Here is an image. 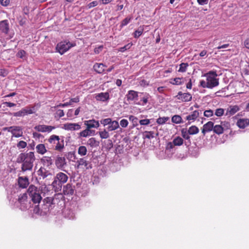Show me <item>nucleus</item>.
I'll return each instance as SVG.
<instances>
[{
	"instance_id": "nucleus-1",
	"label": "nucleus",
	"mask_w": 249,
	"mask_h": 249,
	"mask_svg": "<svg viewBox=\"0 0 249 249\" xmlns=\"http://www.w3.org/2000/svg\"><path fill=\"white\" fill-rule=\"evenodd\" d=\"M36 158L33 152L29 153H22L20 154L17 158V162L22 163L21 171L22 172L31 171L33 169L34 162Z\"/></svg>"
},
{
	"instance_id": "nucleus-2",
	"label": "nucleus",
	"mask_w": 249,
	"mask_h": 249,
	"mask_svg": "<svg viewBox=\"0 0 249 249\" xmlns=\"http://www.w3.org/2000/svg\"><path fill=\"white\" fill-rule=\"evenodd\" d=\"M64 137H59L55 135H51L48 139L49 144H47L49 149H53L61 152L64 148Z\"/></svg>"
},
{
	"instance_id": "nucleus-3",
	"label": "nucleus",
	"mask_w": 249,
	"mask_h": 249,
	"mask_svg": "<svg viewBox=\"0 0 249 249\" xmlns=\"http://www.w3.org/2000/svg\"><path fill=\"white\" fill-rule=\"evenodd\" d=\"M68 179V176L64 173H58L54 178L52 183L53 189L55 192L60 191L63 184L66 183Z\"/></svg>"
},
{
	"instance_id": "nucleus-4",
	"label": "nucleus",
	"mask_w": 249,
	"mask_h": 249,
	"mask_svg": "<svg viewBox=\"0 0 249 249\" xmlns=\"http://www.w3.org/2000/svg\"><path fill=\"white\" fill-rule=\"evenodd\" d=\"M27 194L31 201L34 204H39L41 199L40 191L39 189L34 185H30L27 190Z\"/></svg>"
},
{
	"instance_id": "nucleus-5",
	"label": "nucleus",
	"mask_w": 249,
	"mask_h": 249,
	"mask_svg": "<svg viewBox=\"0 0 249 249\" xmlns=\"http://www.w3.org/2000/svg\"><path fill=\"white\" fill-rule=\"evenodd\" d=\"M9 24L7 20L0 21V40H9L13 37V34L9 33Z\"/></svg>"
},
{
	"instance_id": "nucleus-6",
	"label": "nucleus",
	"mask_w": 249,
	"mask_h": 249,
	"mask_svg": "<svg viewBox=\"0 0 249 249\" xmlns=\"http://www.w3.org/2000/svg\"><path fill=\"white\" fill-rule=\"evenodd\" d=\"M204 76L206 77L210 89H213L219 85V79L216 78L217 74L216 71H210Z\"/></svg>"
},
{
	"instance_id": "nucleus-7",
	"label": "nucleus",
	"mask_w": 249,
	"mask_h": 249,
	"mask_svg": "<svg viewBox=\"0 0 249 249\" xmlns=\"http://www.w3.org/2000/svg\"><path fill=\"white\" fill-rule=\"evenodd\" d=\"M18 201L19 204L20 209L22 211L28 209L31 207V203L27 199V194L26 193L20 195L18 196Z\"/></svg>"
},
{
	"instance_id": "nucleus-8",
	"label": "nucleus",
	"mask_w": 249,
	"mask_h": 249,
	"mask_svg": "<svg viewBox=\"0 0 249 249\" xmlns=\"http://www.w3.org/2000/svg\"><path fill=\"white\" fill-rule=\"evenodd\" d=\"M75 46V43H71L70 42H61L57 44L55 49L57 52L62 55L71 48Z\"/></svg>"
},
{
	"instance_id": "nucleus-9",
	"label": "nucleus",
	"mask_w": 249,
	"mask_h": 249,
	"mask_svg": "<svg viewBox=\"0 0 249 249\" xmlns=\"http://www.w3.org/2000/svg\"><path fill=\"white\" fill-rule=\"evenodd\" d=\"M35 107H26L22 108L19 111L14 112L13 113V115L15 117H22L26 115L32 114L35 113Z\"/></svg>"
},
{
	"instance_id": "nucleus-10",
	"label": "nucleus",
	"mask_w": 249,
	"mask_h": 249,
	"mask_svg": "<svg viewBox=\"0 0 249 249\" xmlns=\"http://www.w3.org/2000/svg\"><path fill=\"white\" fill-rule=\"evenodd\" d=\"M38 174L45 178L47 177H52L53 175V171L50 167L42 166L38 171Z\"/></svg>"
},
{
	"instance_id": "nucleus-11",
	"label": "nucleus",
	"mask_w": 249,
	"mask_h": 249,
	"mask_svg": "<svg viewBox=\"0 0 249 249\" xmlns=\"http://www.w3.org/2000/svg\"><path fill=\"white\" fill-rule=\"evenodd\" d=\"M6 129L11 132L13 136L16 138H18L22 135V129L20 126H12L6 128Z\"/></svg>"
},
{
	"instance_id": "nucleus-12",
	"label": "nucleus",
	"mask_w": 249,
	"mask_h": 249,
	"mask_svg": "<svg viewBox=\"0 0 249 249\" xmlns=\"http://www.w3.org/2000/svg\"><path fill=\"white\" fill-rule=\"evenodd\" d=\"M55 127L51 125H47L44 124H39L36 125L34 129L38 131L41 132H51L53 129H55Z\"/></svg>"
},
{
	"instance_id": "nucleus-13",
	"label": "nucleus",
	"mask_w": 249,
	"mask_h": 249,
	"mask_svg": "<svg viewBox=\"0 0 249 249\" xmlns=\"http://www.w3.org/2000/svg\"><path fill=\"white\" fill-rule=\"evenodd\" d=\"M240 110V107L238 105H230L226 109L225 116L230 117L234 115Z\"/></svg>"
},
{
	"instance_id": "nucleus-14",
	"label": "nucleus",
	"mask_w": 249,
	"mask_h": 249,
	"mask_svg": "<svg viewBox=\"0 0 249 249\" xmlns=\"http://www.w3.org/2000/svg\"><path fill=\"white\" fill-rule=\"evenodd\" d=\"M175 97L182 102H189L192 99V96L190 93H183L181 91H179Z\"/></svg>"
},
{
	"instance_id": "nucleus-15",
	"label": "nucleus",
	"mask_w": 249,
	"mask_h": 249,
	"mask_svg": "<svg viewBox=\"0 0 249 249\" xmlns=\"http://www.w3.org/2000/svg\"><path fill=\"white\" fill-rule=\"evenodd\" d=\"M139 94L140 101L138 104L143 106H145L148 102L149 100L151 98V96L149 93L146 92H140Z\"/></svg>"
},
{
	"instance_id": "nucleus-16",
	"label": "nucleus",
	"mask_w": 249,
	"mask_h": 249,
	"mask_svg": "<svg viewBox=\"0 0 249 249\" xmlns=\"http://www.w3.org/2000/svg\"><path fill=\"white\" fill-rule=\"evenodd\" d=\"M63 193L65 195L71 196L74 194L75 192V186L72 184L68 183L64 186L63 188Z\"/></svg>"
},
{
	"instance_id": "nucleus-17",
	"label": "nucleus",
	"mask_w": 249,
	"mask_h": 249,
	"mask_svg": "<svg viewBox=\"0 0 249 249\" xmlns=\"http://www.w3.org/2000/svg\"><path fill=\"white\" fill-rule=\"evenodd\" d=\"M77 168H79L81 166H84L86 169H89L92 168L90 162L86 160L84 158H80L77 160Z\"/></svg>"
},
{
	"instance_id": "nucleus-18",
	"label": "nucleus",
	"mask_w": 249,
	"mask_h": 249,
	"mask_svg": "<svg viewBox=\"0 0 249 249\" xmlns=\"http://www.w3.org/2000/svg\"><path fill=\"white\" fill-rule=\"evenodd\" d=\"M63 128L66 130H78L81 128V126L78 123H66L64 124Z\"/></svg>"
},
{
	"instance_id": "nucleus-19",
	"label": "nucleus",
	"mask_w": 249,
	"mask_h": 249,
	"mask_svg": "<svg viewBox=\"0 0 249 249\" xmlns=\"http://www.w3.org/2000/svg\"><path fill=\"white\" fill-rule=\"evenodd\" d=\"M18 184L21 188H26L29 185V178L27 177H19L18 178Z\"/></svg>"
},
{
	"instance_id": "nucleus-20",
	"label": "nucleus",
	"mask_w": 249,
	"mask_h": 249,
	"mask_svg": "<svg viewBox=\"0 0 249 249\" xmlns=\"http://www.w3.org/2000/svg\"><path fill=\"white\" fill-rule=\"evenodd\" d=\"M95 98L97 101L106 102L109 99V94L107 92H101L96 94Z\"/></svg>"
},
{
	"instance_id": "nucleus-21",
	"label": "nucleus",
	"mask_w": 249,
	"mask_h": 249,
	"mask_svg": "<svg viewBox=\"0 0 249 249\" xmlns=\"http://www.w3.org/2000/svg\"><path fill=\"white\" fill-rule=\"evenodd\" d=\"M201 113L202 111L201 110H195L191 114L187 115L185 117V119L188 121L190 124L191 122L195 121Z\"/></svg>"
},
{
	"instance_id": "nucleus-22",
	"label": "nucleus",
	"mask_w": 249,
	"mask_h": 249,
	"mask_svg": "<svg viewBox=\"0 0 249 249\" xmlns=\"http://www.w3.org/2000/svg\"><path fill=\"white\" fill-rule=\"evenodd\" d=\"M138 94L139 92L137 91L132 90H129L126 95L127 101L130 102L137 99L139 96Z\"/></svg>"
},
{
	"instance_id": "nucleus-23",
	"label": "nucleus",
	"mask_w": 249,
	"mask_h": 249,
	"mask_svg": "<svg viewBox=\"0 0 249 249\" xmlns=\"http://www.w3.org/2000/svg\"><path fill=\"white\" fill-rule=\"evenodd\" d=\"M55 165L59 169H62L64 168L67 165L65 158L64 157H57L55 160Z\"/></svg>"
},
{
	"instance_id": "nucleus-24",
	"label": "nucleus",
	"mask_w": 249,
	"mask_h": 249,
	"mask_svg": "<svg viewBox=\"0 0 249 249\" xmlns=\"http://www.w3.org/2000/svg\"><path fill=\"white\" fill-rule=\"evenodd\" d=\"M214 124L212 121H209L203 125L202 129V133L205 135L207 132L213 131Z\"/></svg>"
},
{
	"instance_id": "nucleus-25",
	"label": "nucleus",
	"mask_w": 249,
	"mask_h": 249,
	"mask_svg": "<svg viewBox=\"0 0 249 249\" xmlns=\"http://www.w3.org/2000/svg\"><path fill=\"white\" fill-rule=\"evenodd\" d=\"M84 124L88 129L92 128H98L100 125L99 122L93 119L85 121Z\"/></svg>"
},
{
	"instance_id": "nucleus-26",
	"label": "nucleus",
	"mask_w": 249,
	"mask_h": 249,
	"mask_svg": "<svg viewBox=\"0 0 249 249\" xmlns=\"http://www.w3.org/2000/svg\"><path fill=\"white\" fill-rule=\"evenodd\" d=\"M105 67L106 66L103 63H95L93 65L94 70L98 73H102L105 71Z\"/></svg>"
},
{
	"instance_id": "nucleus-27",
	"label": "nucleus",
	"mask_w": 249,
	"mask_h": 249,
	"mask_svg": "<svg viewBox=\"0 0 249 249\" xmlns=\"http://www.w3.org/2000/svg\"><path fill=\"white\" fill-rule=\"evenodd\" d=\"M236 124L239 128H244L249 125V119H240L237 121Z\"/></svg>"
},
{
	"instance_id": "nucleus-28",
	"label": "nucleus",
	"mask_w": 249,
	"mask_h": 249,
	"mask_svg": "<svg viewBox=\"0 0 249 249\" xmlns=\"http://www.w3.org/2000/svg\"><path fill=\"white\" fill-rule=\"evenodd\" d=\"M41 162L43 163V166L50 167L53 162V159L51 157L45 156L41 160Z\"/></svg>"
},
{
	"instance_id": "nucleus-29",
	"label": "nucleus",
	"mask_w": 249,
	"mask_h": 249,
	"mask_svg": "<svg viewBox=\"0 0 249 249\" xmlns=\"http://www.w3.org/2000/svg\"><path fill=\"white\" fill-rule=\"evenodd\" d=\"M119 127V123L117 121H112L111 123H110L108 126L107 127V129L109 131H113Z\"/></svg>"
},
{
	"instance_id": "nucleus-30",
	"label": "nucleus",
	"mask_w": 249,
	"mask_h": 249,
	"mask_svg": "<svg viewBox=\"0 0 249 249\" xmlns=\"http://www.w3.org/2000/svg\"><path fill=\"white\" fill-rule=\"evenodd\" d=\"M36 149L37 152L41 155L44 154L47 151L45 144L42 143L37 145Z\"/></svg>"
},
{
	"instance_id": "nucleus-31",
	"label": "nucleus",
	"mask_w": 249,
	"mask_h": 249,
	"mask_svg": "<svg viewBox=\"0 0 249 249\" xmlns=\"http://www.w3.org/2000/svg\"><path fill=\"white\" fill-rule=\"evenodd\" d=\"M87 144L91 147H95L99 145V142L95 138H91L88 140Z\"/></svg>"
},
{
	"instance_id": "nucleus-32",
	"label": "nucleus",
	"mask_w": 249,
	"mask_h": 249,
	"mask_svg": "<svg viewBox=\"0 0 249 249\" xmlns=\"http://www.w3.org/2000/svg\"><path fill=\"white\" fill-rule=\"evenodd\" d=\"M224 128L221 125L216 124L213 125V131L214 133L220 135L223 133Z\"/></svg>"
},
{
	"instance_id": "nucleus-33",
	"label": "nucleus",
	"mask_w": 249,
	"mask_h": 249,
	"mask_svg": "<svg viewBox=\"0 0 249 249\" xmlns=\"http://www.w3.org/2000/svg\"><path fill=\"white\" fill-rule=\"evenodd\" d=\"M87 148L85 146H80L78 148V154L81 156H84L87 153Z\"/></svg>"
},
{
	"instance_id": "nucleus-34",
	"label": "nucleus",
	"mask_w": 249,
	"mask_h": 249,
	"mask_svg": "<svg viewBox=\"0 0 249 249\" xmlns=\"http://www.w3.org/2000/svg\"><path fill=\"white\" fill-rule=\"evenodd\" d=\"M143 138L144 139H151L152 138H154L155 137V133L153 131H145L143 133Z\"/></svg>"
},
{
	"instance_id": "nucleus-35",
	"label": "nucleus",
	"mask_w": 249,
	"mask_h": 249,
	"mask_svg": "<svg viewBox=\"0 0 249 249\" xmlns=\"http://www.w3.org/2000/svg\"><path fill=\"white\" fill-rule=\"evenodd\" d=\"M190 135L197 134L199 132L198 128L196 125H192L187 130Z\"/></svg>"
},
{
	"instance_id": "nucleus-36",
	"label": "nucleus",
	"mask_w": 249,
	"mask_h": 249,
	"mask_svg": "<svg viewBox=\"0 0 249 249\" xmlns=\"http://www.w3.org/2000/svg\"><path fill=\"white\" fill-rule=\"evenodd\" d=\"M172 121L174 123L178 124L182 123V119L179 115H175L172 117Z\"/></svg>"
},
{
	"instance_id": "nucleus-37",
	"label": "nucleus",
	"mask_w": 249,
	"mask_h": 249,
	"mask_svg": "<svg viewBox=\"0 0 249 249\" xmlns=\"http://www.w3.org/2000/svg\"><path fill=\"white\" fill-rule=\"evenodd\" d=\"M183 143V140L180 137H177L173 140V144L175 146H180Z\"/></svg>"
},
{
	"instance_id": "nucleus-38",
	"label": "nucleus",
	"mask_w": 249,
	"mask_h": 249,
	"mask_svg": "<svg viewBox=\"0 0 249 249\" xmlns=\"http://www.w3.org/2000/svg\"><path fill=\"white\" fill-rule=\"evenodd\" d=\"M181 135L183 137V138H184L186 140H190V137L189 135H190L188 131L186 128H183L181 129Z\"/></svg>"
},
{
	"instance_id": "nucleus-39",
	"label": "nucleus",
	"mask_w": 249,
	"mask_h": 249,
	"mask_svg": "<svg viewBox=\"0 0 249 249\" xmlns=\"http://www.w3.org/2000/svg\"><path fill=\"white\" fill-rule=\"evenodd\" d=\"M188 66V64L187 63H182L179 65V69L178 71L181 72H185Z\"/></svg>"
},
{
	"instance_id": "nucleus-40",
	"label": "nucleus",
	"mask_w": 249,
	"mask_h": 249,
	"mask_svg": "<svg viewBox=\"0 0 249 249\" xmlns=\"http://www.w3.org/2000/svg\"><path fill=\"white\" fill-rule=\"evenodd\" d=\"M53 199L52 197H47L43 200V202L46 203L45 205L49 208L53 204Z\"/></svg>"
},
{
	"instance_id": "nucleus-41",
	"label": "nucleus",
	"mask_w": 249,
	"mask_h": 249,
	"mask_svg": "<svg viewBox=\"0 0 249 249\" xmlns=\"http://www.w3.org/2000/svg\"><path fill=\"white\" fill-rule=\"evenodd\" d=\"M169 118L168 117H160L157 120V123L159 124H162L168 121Z\"/></svg>"
},
{
	"instance_id": "nucleus-42",
	"label": "nucleus",
	"mask_w": 249,
	"mask_h": 249,
	"mask_svg": "<svg viewBox=\"0 0 249 249\" xmlns=\"http://www.w3.org/2000/svg\"><path fill=\"white\" fill-rule=\"evenodd\" d=\"M225 109L218 108L215 109L214 114L217 117H221L224 114Z\"/></svg>"
},
{
	"instance_id": "nucleus-43",
	"label": "nucleus",
	"mask_w": 249,
	"mask_h": 249,
	"mask_svg": "<svg viewBox=\"0 0 249 249\" xmlns=\"http://www.w3.org/2000/svg\"><path fill=\"white\" fill-rule=\"evenodd\" d=\"M143 31V28L140 27L139 29L136 30L134 33V37L135 38H138L142 34Z\"/></svg>"
},
{
	"instance_id": "nucleus-44",
	"label": "nucleus",
	"mask_w": 249,
	"mask_h": 249,
	"mask_svg": "<svg viewBox=\"0 0 249 249\" xmlns=\"http://www.w3.org/2000/svg\"><path fill=\"white\" fill-rule=\"evenodd\" d=\"M129 119L132 122L134 126H136L138 124L139 120L138 119L133 115H130L129 116Z\"/></svg>"
},
{
	"instance_id": "nucleus-45",
	"label": "nucleus",
	"mask_w": 249,
	"mask_h": 249,
	"mask_svg": "<svg viewBox=\"0 0 249 249\" xmlns=\"http://www.w3.org/2000/svg\"><path fill=\"white\" fill-rule=\"evenodd\" d=\"M99 135L102 139H107L109 137L108 132L105 129L104 131L99 132Z\"/></svg>"
},
{
	"instance_id": "nucleus-46",
	"label": "nucleus",
	"mask_w": 249,
	"mask_h": 249,
	"mask_svg": "<svg viewBox=\"0 0 249 249\" xmlns=\"http://www.w3.org/2000/svg\"><path fill=\"white\" fill-rule=\"evenodd\" d=\"M131 18L127 17L125 18L121 22L120 27L122 28L124 26L127 25L130 21Z\"/></svg>"
},
{
	"instance_id": "nucleus-47",
	"label": "nucleus",
	"mask_w": 249,
	"mask_h": 249,
	"mask_svg": "<svg viewBox=\"0 0 249 249\" xmlns=\"http://www.w3.org/2000/svg\"><path fill=\"white\" fill-rule=\"evenodd\" d=\"M132 46V43H128L124 47H121L119 49V51L121 52H124V51L129 49Z\"/></svg>"
},
{
	"instance_id": "nucleus-48",
	"label": "nucleus",
	"mask_w": 249,
	"mask_h": 249,
	"mask_svg": "<svg viewBox=\"0 0 249 249\" xmlns=\"http://www.w3.org/2000/svg\"><path fill=\"white\" fill-rule=\"evenodd\" d=\"M89 129L86 128V129L82 131L81 132H80L79 134V137H87L88 136H89Z\"/></svg>"
},
{
	"instance_id": "nucleus-49",
	"label": "nucleus",
	"mask_w": 249,
	"mask_h": 249,
	"mask_svg": "<svg viewBox=\"0 0 249 249\" xmlns=\"http://www.w3.org/2000/svg\"><path fill=\"white\" fill-rule=\"evenodd\" d=\"M111 118H106L104 119H102L100 121V123L101 124H103L104 126L107 125H109L110 123H111Z\"/></svg>"
},
{
	"instance_id": "nucleus-50",
	"label": "nucleus",
	"mask_w": 249,
	"mask_h": 249,
	"mask_svg": "<svg viewBox=\"0 0 249 249\" xmlns=\"http://www.w3.org/2000/svg\"><path fill=\"white\" fill-rule=\"evenodd\" d=\"M17 56L19 58L24 59L26 57V52L24 50H20L17 53Z\"/></svg>"
},
{
	"instance_id": "nucleus-51",
	"label": "nucleus",
	"mask_w": 249,
	"mask_h": 249,
	"mask_svg": "<svg viewBox=\"0 0 249 249\" xmlns=\"http://www.w3.org/2000/svg\"><path fill=\"white\" fill-rule=\"evenodd\" d=\"M27 146V143L23 141H20L17 144V147L19 148H24Z\"/></svg>"
},
{
	"instance_id": "nucleus-52",
	"label": "nucleus",
	"mask_w": 249,
	"mask_h": 249,
	"mask_svg": "<svg viewBox=\"0 0 249 249\" xmlns=\"http://www.w3.org/2000/svg\"><path fill=\"white\" fill-rule=\"evenodd\" d=\"M213 115V112L212 110L209 109L205 110L204 112V115L207 117H212Z\"/></svg>"
},
{
	"instance_id": "nucleus-53",
	"label": "nucleus",
	"mask_w": 249,
	"mask_h": 249,
	"mask_svg": "<svg viewBox=\"0 0 249 249\" xmlns=\"http://www.w3.org/2000/svg\"><path fill=\"white\" fill-rule=\"evenodd\" d=\"M140 124L142 125H147L150 123L149 119H143L139 121Z\"/></svg>"
},
{
	"instance_id": "nucleus-54",
	"label": "nucleus",
	"mask_w": 249,
	"mask_h": 249,
	"mask_svg": "<svg viewBox=\"0 0 249 249\" xmlns=\"http://www.w3.org/2000/svg\"><path fill=\"white\" fill-rule=\"evenodd\" d=\"M200 86L202 87L203 88H208L210 89V87H209L208 83L207 82V81L206 82L204 80H201L200 81Z\"/></svg>"
},
{
	"instance_id": "nucleus-55",
	"label": "nucleus",
	"mask_w": 249,
	"mask_h": 249,
	"mask_svg": "<svg viewBox=\"0 0 249 249\" xmlns=\"http://www.w3.org/2000/svg\"><path fill=\"white\" fill-rule=\"evenodd\" d=\"M128 124V121L126 119H122L120 121V125L122 127H126Z\"/></svg>"
},
{
	"instance_id": "nucleus-56",
	"label": "nucleus",
	"mask_w": 249,
	"mask_h": 249,
	"mask_svg": "<svg viewBox=\"0 0 249 249\" xmlns=\"http://www.w3.org/2000/svg\"><path fill=\"white\" fill-rule=\"evenodd\" d=\"M225 129H228L230 127V123L228 122L224 121L221 123V124Z\"/></svg>"
},
{
	"instance_id": "nucleus-57",
	"label": "nucleus",
	"mask_w": 249,
	"mask_h": 249,
	"mask_svg": "<svg viewBox=\"0 0 249 249\" xmlns=\"http://www.w3.org/2000/svg\"><path fill=\"white\" fill-rule=\"evenodd\" d=\"M174 82L173 83V84H176L177 85H181L182 83L181 82V79L180 78H175L174 79Z\"/></svg>"
},
{
	"instance_id": "nucleus-58",
	"label": "nucleus",
	"mask_w": 249,
	"mask_h": 249,
	"mask_svg": "<svg viewBox=\"0 0 249 249\" xmlns=\"http://www.w3.org/2000/svg\"><path fill=\"white\" fill-rule=\"evenodd\" d=\"M10 2V0H0V4L4 6H7Z\"/></svg>"
},
{
	"instance_id": "nucleus-59",
	"label": "nucleus",
	"mask_w": 249,
	"mask_h": 249,
	"mask_svg": "<svg viewBox=\"0 0 249 249\" xmlns=\"http://www.w3.org/2000/svg\"><path fill=\"white\" fill-rule=\"evenodd\" d=\"M56 114L59 117V118H61L64 115V111L62 109L57 110Z\"/></svg>"
},
{
	"instance_id": "nucleus-60",
	"label": "nucleus",
	"mask_w": 249,
	"mask_h": 249,
	"mask_svg": "<svg viewBox=\"0 0 249 249\" xmlns=\"http://www.w3.org/2000/svg\"><path fill=\"white\" fill-rule=\"evenodd\" d=\"M79 102V98L78 97L75 98H71L69 102V103H71V105H72L73 103H78Z\"/></svg>"
},
{
	"instance_id": "nucleus-61",
	"label": "nucleus",
	"mask_w": 249,
	"mask_h": 249,
	"mask_svg": "<svg viewBox=\"0 0 249 249\" xmlns=\"http://www.w3.org/2000/svg\"><path fill=\"white\" fill-rule=\"evenodd\" d=\"M97 4H98V2L97 1H93L88 4V7L89 8H92V7L97 6Z\"/></svg>"
},
{
	"instance_id": "nucleus-62",
	"label": "nucleus",
	"mask_w": 249,
	"mask_h": 249,
	"mask_svg": "<svg viewBox=\"0 0 249 249\" xmlns=\"http://www.w3.org/2000/svg\"><path fill=\"white\" fill-rule=\"evenodd\" d=\"M103 48V46H100L99 47L95 48L94 49V53L96 54L99 53L101 52V51L102 50Z\"/></svg>"
},
{
	"instance_id": "nucleus-63",
	"label": "nucleus",
	"mask_w": 249,
	"mask_h": 249,
	"mask_svg": "<svg viewBox=\"0 0 249 249\" xmlns=\"http://www.w3.org/2000/svg\"><path fill=\"white\" fill-rule=\"evenodd\" d=\"M208 0H197V2L200 5L207 4L208 2Z\"/></svg>"
},
{
	"instance_id": "nucleus-64",
	"label": "nucleus",
	"mask_w": 249,
	"mask_h": 249,
	"mask_svg": "<svg viewBox=\"0 0 249 249\" xmlns=\"http://www.w3.org/2000/svg\"><path fill=\"white\" fill-rule=\"evenodd\" d=\"M244 44L246 48L249 49V38H247L245 40Z\"/></svg>"
}]
</instances>
